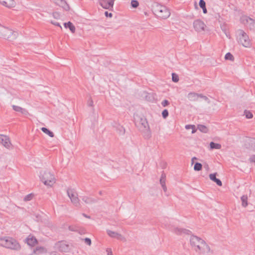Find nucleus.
<instances>
[{
	"mask_svg": "<svg viewBox=\"0 0 255 255\" xmlns=\"http://www.w3.org/2000/svg\"><path fill=\"white\" fill-rule=\"evenodd\" d=\"M82 215H83V216L84 217H85V218H88V219H90V217L89 216H88V215H86V214H84V213H83Z\"/></svg>",
	"mask_w": 255,
	"mask_h": 255,
	"instance_id": "51",
	"label": "nucleus"
},
{
	"mask_svg": "<svg viewBox=\"0 0 255 255\" xmlns=\"http://www.w3.org/2000/svg\"><path fill=\"white\" fill-rule=\"evenodd\" d=\"M162 188L164 191V192H166L167 191V187L166 186V185H164V186H162Z\"/></svg>",
	"mask_w": 255,
	"mask_h": 255,
	"instance_id": "49",
	"label": "nucleus"
},
{
	"mask_svg": "<svg viewBox=\"0 0 255 255\" xmlns=\"http://www.w3.org/2000/svg\"><path fill=\"white\" fill-rule=\"evenodd\" d=\"M0 3L8 8L13 7L15 5L14 0H0Z\"/></svg>",
	"mask_w": 255,
	"mask_h": 255,
	"instance_id": "12",
	"label": "nucleus"
},
{
	"mask_svg": "<svg viewBox=\"0 0 255 255\" xmlns=\"http://www.w3.org/2000/svg\"><path fill=\"white\" fill-rule=\"evenodd\" d=\"M88 106H92L93 105V101L90 99L89 101H88Z\"/></svg>",
	"mask_w": 255,
	"mask_h": 255,
	"instance_id": "47",
	"label": "nucleus"
},
{
	"mask_svg": "<svg viewBox=\"0 0 255 255\" xmlns=\"http://www.w3.org/2000/svg\"><path fill=\"white\" fill-rule=\"evenodd\" d=\"M119 130L120 134H124L125 133V130L122 126H119Z\"/></svg>",
	"mask_w": 255,
	"mask_h": 255,
	"instance_id": "37",
	"label": "nucleus"
},
{
	"mask_svg": "<svg viewBox=\"0 0 255 255\" xmlns=\"http://www.w3.org/2000/svg\"><path fill=\"white\" fill-rule=\"evenodd\" d=\"M169 104V102L168 100H164L162 102H161V105L163 107H166L167 106H168V105Z\"/></svg>",
	"mask_w": 255,
	"mask_h": 255,
	"instance_id": "38",
	"label": "nucleus"
},
{
	"mask_svg": "<svg viewBox=\"0 0 255 255\" xmlns=\"http://www.w3.org/2000/svg\"><path fill=\"white\" fill-rule=\"evenodd\" d=\"M12 108H13V110L14 111H15V112H19L23 115H27L29 114L27 110H26L25 109H23L20 107L15 106V105H13Z\"/></svg>",
	"mask_w": 255,
	"mask_h": 255,
	"instance_id": "17",
	"label": "nucleus"
},
{
	"mask_svg": "<svg viewBox=\"0 0 255 255\" xmlns=\"http://www.w3.org/2000/svg\"><path fill=\"white\" fill-rule=\"evenodd\" d=\"M105 15L106 17H111L113 16V14L112 13H109L108 11H106L105 12Z\"/></svg>",
	"mask_w": 255,
	"mask_h": 255,
	"instance_id": "44",
	"label": "nucleus"
},
{
	"mask_svg": "<svg viewBox=\"0 0 255 255\" xmlns=\"http://www.w3.org/2000/svg\"><path fill=\"white\" fill-rule=\"evenodd\" d=\"M35 16L37 18H41L42 16H43V15L39 12H36V13L35 14Z\"/></svg>",
	"mask_w": 255,
	"mask_h": 255,
	"instance_id": "42",
	"label": "nucleus"
},
{
	"mask_svg": "<svg viewBox=\"0 0 255 255\" xmlns=\"http://www.w3.org/2000/svg\"><path fill=\"white\" fill-rule=\"evenodd\" d=\"M193 27L197 32L205 31L206 25L205 23L200 19H196L193 22Z\"/></svg>",
	"mask_w": 255,
	"mask_h": 255,
	"instance_id": "9",
	"label": "nucleus"
},
{
	"mask_svg": "<svg viewBox=\"0 0 255 255\" xmlns=\"http://www.w3.org/2000/svg\"><path fill=\"white\" fill-rule=\"evenodd\" d=\"M131 5L133 8H136L139 5V2L136 0H131Z\"/></svg>",
	"mask_w": 255,
	"mask_h": 255,
	"instance_id": "31",
	"label": "nucleus"
},
{
	"mask_svg": "<svg viewBox=\"0 0 255 255\" xmlns=\"http://www.w3.org/2000/svg\"><path fill=\"white\" fill-rule=\"evenodd\" d=\"M200 7L203 9L204 13H207V10L206 7V3L204 0H200L199 3Z\"/></svg>",
	"mask_w": 255,
	"mask_h": 255,
	"instance_id": "21",
	"label": "nucleus"
},
{
	"mask_svg": "<svg viewBox=\"0 0 255 255\" xmlns=\"http://www.w3.org/2000/svg\"><path fill=\"white\" fill-rule=\"evenodd\" d=\"M85 242L87 244L89 245H90L91 244V241L89 238H85Z\"/></svg>",
	"mask_w": 255,
	"mask_h": 255,
	"instance_id": "43",
	"label": "nucleus"
},
{
	"mask_svg": "<svg viewBox=\"0 0 255 255\" xmlns=\"http://www.w3.org/2000/svg\"><path fill=\"white\" fill-rule=\"evenodd\" d=\"M172 79L173 82H177L179 81V78L178 75L175 73H172Z\"/></svg>",
	"mask_w": 255,
	"mask_h": 255,
	"instance_id": "34",
	"label": "nucleus"
},
{
	"mask_svg": "<svg viewBox=\"0 0 255 255\" xmlns=\"http://www.w3.org/2000/svg\"><path fill=\"white\" fill-rule=\"evenodd\" d=\"M237 40L238 42L245 47H250L251 42L247 34L242 29L237 31Z\"/></svg>",
	"mask_w": 255,
	"mask_h": 255,
	"instance_id": "6",
	"label": "nucleus"
},
{
	"mask_svg": "<svg viewBox=\"0 0 255 255\" xmlns=\"http://www.w3.org/2000/svg\"><path fill=\"white\" fill-rule=\"evenodd\" d=\"M172 231L173 232H174L176 234L179 235H182L183 234H189V233L190 232V231H189V230H186L184 229L179 228L177 227L174 228L173 229H172Z\"/></svg>",
	"mask_w": 255,
	"mask_h": 255,
	"instance_id": "15",
	"label": "nucleus"
},
{
	"mask_svg": "<svg viewBox=\"0 0 255 255\" xmlns=\"http://www.w3.org/2000/svg\"><path fill=\"white\" fill-rule=\"evenodd\" d=\"M197 128L200 131L204 133H207L208 131V128L206 126L202 125H198Z\"/></svg>",
	"mask_w": 255,
	"mask_h": 255,
	"instance_id": "26",
	"label": "nucleus"
},
{
	"mask_svg": "<svg viewBox=\"0 0 255 255\" xmlns=\"http://www.w3.org/2000/svg\"><path fill=\"white\" fill-rule=\"evenodd\" d=\"M225 58L226 60H231V61H233L234 59V56L230 52L227 53L225 55Z\"/></svg>",
	"mask_w": 255,
	"mask_h": 255,
	"instance_id": "30",
	"label": "nucleus"
},
{
	"mask_svg": "<svg viewBox=\"0 0 255 255\" xmlns=\"http://www.w3.org/2000/svg\"><path fill=\"white\" fill-rule=\"evenodd\" d=\"M152 10L154 14L160 19H167L170 15V10L165 6L158 3H154L153 4Z\"/></svg>",
	"mask_w": 255,
	"mask_h": 255,
	"instance_id": "2",
	"label": "nucleus"
},
{
	"mask_svg": "<svg viewBox=\"0 0 255 255\" xmlns=\"http://www.w3.org/2000/svg\"><path fill=\"white\" fill-rule=\"evenodd\" d=\"M0 245L12 250L19 251L21 249V246L19 243L14 239L10 237L1 238Z\"/></svg>",
	"mask_w": 255,
	"mask_h": 255,
	"instance_id": "3",
	"label": "nucleus"
},
{
	"mask_svg": "<svg viewBox=\"0 0 255 255\" xmlns=\"http://www.w3.org/2000/svg\"><path fill=\"white\" fill-rule=\"evenodd\" d=\"M194 128V125H186L185 126V128L186 129H189L190 128Z\"/></svg>",
	"mask_w": 255,
	"mask_h": 255,
	"instance_id": "45",
	"label": "nucleus"
},
{
	"mask_svg": "<svg viewBox=\"0 0 255 255\" xmlns=\"http://www.w3.org/2000/svg\"><path fill=\"white\" fill-rule=\"evenodd\" d=\"M210 148L211 149H219L221 148V145L219 143L211 142L210 143Z\"/></svg>",
	"mask_w": 255,
	"mask_h": 255,
	"instance_id": "23",
	"label": "nucleus"
},
{
	"mask_svg": "<svg viewBox=\"0 0 255 255\" xmlns=\"http://www.w3.org/2000/svg\"><path fill=\"white\" fill-rule=\"evenodd\" d=\"M245 115L247 119H251L253 117L252 113L248 111H245Z\"/></svg>",
	"mask_w": 255,
	"mask_h": 255,
	"instance_id": "33",
	"label": "nucleus"
},
{
	"mask_svg": "<svg viewBox=\"0 0 255 255\" xmlns=\"http://www.w3.org/2000/svg\"><path fill=\"white\" fill-rule=\"evenodd\" d=\"M202 165L200 163L197 162L195 164L194 166V169L195 171H200L201 170Z\"/></svg>",
	"mask_w": 255,
	"mask_h": 255,
	"instance_id": "29",
	"label": "nucleus"
},
{
	"mask_svg": "<svg viewBox=\"0 0 255 255\" xmlns=\"http://www.w3.org/2000/svg\"><path fill=\"white\" fill-rule=\"evenodd\" d=\"M51 23L56 26H59L61 28V25H60V24L58 22H53V21H51Z\"/></svg>",
	"mask_w": 255,
	"mask_h": 255,
	"instance_id": "46",
	"label": "nucleus"
},
{
	"mask_svg": "<svg viewBox=\"0 0 255 255\" xmlns=\"http://www.w3.org/2000/svg\"><path fill=\"white\" fill-rule=\"evenodd\" d=\"M41 129L44 133L48 135L50 137H53L54 135L53 132L46 128H42Z\"/></svg>",
	"mask_w": 255,
	"mask_h": 255,
	"instance_id": "22",
	"label": "nucleus"
},
{
	"mask_svg": "<svg viewBox=\"0 0 255 255\" xmlns=\"http://www.w3.org/2000/svg\"><path fill=\"white\" fill-rule=\"evenodd\" d=\"M192 129V133H194L196 131V129H195V127L194 126V128H191Z\"/></svg>",
	"mask_w": 255,
	"mask_h": 255,
	"instance_id": "53",
	"label": "nucleus"
},
{
	"mask_svg": "<svg viewBox=\"0 0 255 255\" xmlns=\"http://www.w3.org/2000/svg\"><path fill=\"white\" fill-rule=\"evenodd\" d=\"M199 96L200 94H197L195 92H190L188 94L187 97L190 101L196 102L198 101Z\"/></svg>",
	"mask_w": 255,
	"mask_h": 255,
	"instance_id": "14",
	"label": "nucleus"
},
{
	"mask_svg": "<svg viewBox=\"0 0 255 255\" xmlns=\"http://www.w3.org/2000/svg\"><path fill=\"white\" fill-rule=\"evenodd\" d=\"M44 251V248L42 247H37L35 249H34L33 251V254H37L39 253H41L43 252Z\"/></svg>",
	"mask_w": 255,
	"mask_h": 255,
	"instance_id": "27",
	"label": "nucleus"
},
{
	"mask_svg": "<svg viewBox=\"0 0 255 255\" xmlns=\"http://www.w3.org/2000/svg\"><path fill=\"white\" fill-rule=\"evenodd\" d=\"M53 15L55 18H57L58 17V14L56 12L53 13Z\"/></svg>",
	"mask_w": 255,
	"mask_h": 255,
	"instance_id": "50",
	"label": "nucleus"
},
{
	"mask_svg": "<svg viewBox=\"0 0 255 255\" xmlns=\"http://www.w3.org/2000/svg\"><path fill=\"white\" fill-rule=\"evenodd\" d=\"M39 177L42 182L45 185L51 186L55 182L54 175L47 170H42L40 172Z\"/></svg>",
	"mask_w": 255,
	"mask_h": 255,
	"instance_id": "4",
	"label": "nucleus"
},
{
	"mask_svg": "<svg viewBox=\"0 0 255 255\" xmlns=\"http://www.w3.org/2000/svg\"><path fill=\"white\" fill-rule=\"evenodd\" d=\"M160 183L162 186L165 185L166 183V175L164 173H162L160 179Z\"/></svg>",
	"mask_w": 255,
	"mask_h": 255,
	"instance_id": "28",
	"label": "nucleus"
},
{
	"mask_svg": "<svg viewBox=\"0 0 255 255\" xmlns=\"http://www.w3.org/2000/svg\"><path fill=\"white\" fill-rule=\"evenodd\" d=\"M249 160L251 162L255 163V155H252L249 158Z\"/></svg>",
	"mask_w": 255,
	"mask_h": 255,
	"instance_id": "41",
	"label": "nucleus"
},
{
	"mask_svg": "<svg viewBox=\"0 0 255 255\" xmlns=\"http://www.w3.org/2000/svg\"><path fill=\"white\" fill-rule=\"evenodd\" d=\"M0 143L7 149L12 148V144L10 142V139L6 135L0 134Z\"/></svg>",
	"mask_w": 255,
	"mask_h": 255,
	"instance_id": "10",
	"label": "nucleus"
},
{
	"mask_svg": "<svg viewBox=\"0 0 255 255\" xmlns=\"http://www.w3.org/2000/svg\"><path fill=\"white\" fill-rule=\"evenodd\" d=\"M241 22L246 25L251 30L255 31V20L247 15L241 17Z\"/></svg>",
	"mask_w": 255,
	"mask_h": 255,
	"instance_id": "7",
	"label": "nucleus"
},
{
	"mask_svg": "<svg viewBox=\"0 0 255 255\" xmlns=\"http://www.w3.org/2000/svg\"><path fill=\"white\" fill-rule=\"evenodd\" d=\"M67 193L73 205L76 207L79 206L80 202L77 193L72 189H68L67 191Z\"/></svg>",
	"mask_w": 255,
	"mask_h": 255,
	"instance_id": "8",
	"label": "nucleus"
},
{
	"mask_svg": "<svg viewBox=\"0 0 255 255\" xmlns=\"http://www.w3.org/2000/svg\"><path fill=\"white\" fill-rule=\"evenodd\" d=\"M33 195L32 194H29L25 196L24 198V201H30L33 198Z\"/></svg>",
	"mask_w": 255,
	"mask_h": 255,
	"instance_id": "32",
	"label": "nucleus"
},
{
	"mask_svg": "<svg viewBox=\"0 0 255 255\" xmlns=\"http://www.w3.org/2000/svg\"><path fill=\"white\" fill-rule=\"evenodd\" d=\"M64 25L66 28H69L72 33H74L75 32V27L74 25L73 24V23L70 21H69L67 23H65L64 24Z\"/></svg>",
	"mask_w": 255,
	"mask_h": 255,
	"instance_id": "19",
	"label": "nucleus"
},
{
	"mask_svg": "<svg viewBox=\"0 0 255 255\" xmlns=\"http://www.w3.org/2000/svg\"><path fill=\"white\" fill-rule=\"evenodd\" d=\"M221 29H222V30L225 33V34L226 35V36H228L227 32L226 29V26L225 25H222L221 26Z\"/></svg>",
	"mask_w": 255,
	"mask_h": 255,
	"instance_id": "39",
	"label": "nucleus"
},
{
	"mask_svg": "<svg viewBox=\"0 0 255 255\" xmlns=\"http://www.w3.org/2000/svg\"><path fill=\"white\" fill-rule=\"evenodd\" d=\"M107 233L108 235L111 238H116L117 239H121L122 238V236L121 234L110 230H107Z\"/></svg>",
	"mask_w": 255,
	"mask_h": 255,
	"instance_id": "16",
	"label": "nucleus"
},
{
	"mask_svg": "<svg viewBox=\"0 0 255 255\" xmlns=\"http://www.w3.org/2000/svg\"><path fill=\"white\" fill-rule=\"evenodd\" d=\"M25 242L28 246L34 247L37 243V241L34 237L29 235L25 239Z\"/></svg>",
	"mask_w": 255,
	"mask_h": 255,
	"instance_id": "13",
	"label": "nucleus"
},
{
	"mask_svg": "<svg viewBox=\"0 0 255 255\" xmlns=\"http://www.w3.org/2000/svg\"><path fill=\"white\" fill-rule=\"evenodd\" d=\"M190 242L193 249L199 254H207L210 251V248L205 241L197 236H192Z\"/></svg>",
	"mask_w": 255,
	"mask_h": 255,
	"instance_id": "1",
	"label": "nucleus"
},
{
	"mask_svg": "<svg viewBox=\"0 0 255 255\" xmlns=\"http://www.w3.org/2000/svg\"><path fill=\"white\" fill-rule=\"evenodd\" d=\"M54 2L62 7H64L65 5H67L66 2L64 0H53Z\"/></svg>",
	"mask_w": 255,
	"mask_h": 255,
	"instance_id": "24",
	"label": "nucleus"
},
{
	"mask_svg": "<svg viewBox=\"0 0 255 255\" xmlns=\"http://www.w3.org/2000/svg\"><path fill=\"white\" fill-rule=\"evenodd\" d=\"M216 173L210 174L209 178L212 181L216 182L218 186H221L222 185V181L219 179L216 178Z\"/></svg>",
	"mask_w": 255,
	"mask_h": 255,
	"instance_id": "18",
	"label": "nucleus"
},
{
	"mask_svg": "<svg viewBox=\"0 0 255 255\" xmlns=\"http://www.w3.org/2000/svg\"><path fill=\"white\" fill-rule=\"evenodd\" d=\"M82 200L86 204H90L94 202V200L87 196L82 197Z\"/></svg>",
	"mask_w": 255,
	"mask_h": 255,
	"instance_id": "25",
	"label": "nucleus"
},
{
	"mask_svg": "<svg viewBox=\"0 0 255 255\" xmlns=\"http://www.w3.org/2000/svg\"><path fill=\"white\" fill-rule=\"evenodd\" d=\"M115 0H99L100 5L105 9L111 10L113 8Z\"/></svg>",
	"mask_w": 255,
	"mask_h": 255,
	"instance_id": "11",
	"label": "nucleus"
},
{
	"mask_svg": "<svg viewBox=\"0 0 255 255\" xmlns=\"http://www.w3.org/2000/svg\"><path fill=\"white\" fill-rule=\"evenodd\" d=\"M142 122V125L144 127V128H146V127L148 126L147 122L145 120H141Z\"/></svg>",
	"mask_w": 255,
	"mask_h": 255,
	"instance_id": "40",
	"label": "nucleus"
},
{
	"mask_svg": "<svg viewBox=\"0 0 255 255\" xmlns=\"http://www.w3.org/2000/svg\"><path fill=\"white\" fill-rule=\"evenodd\" d=\"M199 98H202V99H204V100L205 101H206L208 103H210V100L209 99V98H208L207 96H204V95H203V94H200Z\"/></svg>",
	"mask_w": 255,
	"mask_h": 255,
	"instance_id": "35",
	"label": "nucleus"
},
{
	"mask_svg": "<svg viewBox=\"0 0 255 255\" xmlns=\"http://www.w3.org/2000/svg\"><path fill=\"white\" fill-rule=\"evenodd\" d=\"M196 159H197V158L196 157H192V159H191V160H192V163L193 164V163H194V160H196Z\"/></svg>",
	"mask_w": 255,
	"mask_h": 255,
	"instance_id": "52",
	"label": "nucleus"
},
{
	"mask_svg": "<svg viewBox=\"0 0 255 255\" xmlns=\"http://www.w3.org/2000/svg\"><path fill=\"white\" fill-rule=\"evenodd\" d=\"M242 205L244 207H246L248 205V196L244 195L241 197Z\"/></svg>",
	"mask_w": 255,
	"mask_h": 255,
	"instance_id": "20",
	"label": "nucleus"
},
{
	"mask_svg": "<svg viewBox=\"0 0 255 255\" xmlns=\"http://www.w3.org/2000/svg\"><path fill=\"white\" fill-rule=\"evenodd\" d=\"M251 144L253 146H254V147L255 148V139H253L251 140Z\"/></svg>",
	"mask_w": 255,
	"mask_h": 255,
	"instance_id": "48",
	"label": "nucleus"
},
{
	"mask_svg": "<svg viewBox=\"0 0 255 255\" xmlns=\"http://www.w3.org/2000/svg\"><path fill=\"white\" fill-rule=\"evenodd\" d=\"M17 35V32L0 25V36L9 41H12L16 39Z\"/></svg>",
	"mask_w": 255,
	"mask_h": 255,
	"instance_id": "5",
	"label": "nucleus"
},
{
	"mask_svg": "<svg viewBox=\"0 0 255 255\" xmlns=\"http://www.w3.org/2000/svg\"><path fill=\"white\" fill-rule=\"evenodd\" d=\"M162 116L164 119H166L168 116V111L165 109L162 112Z\"/></svg>",
	"mask_w": 255,
	"mask_h": 255,
	"instance_id": "36",
	"label": "nucleus"
}]
</instances>
